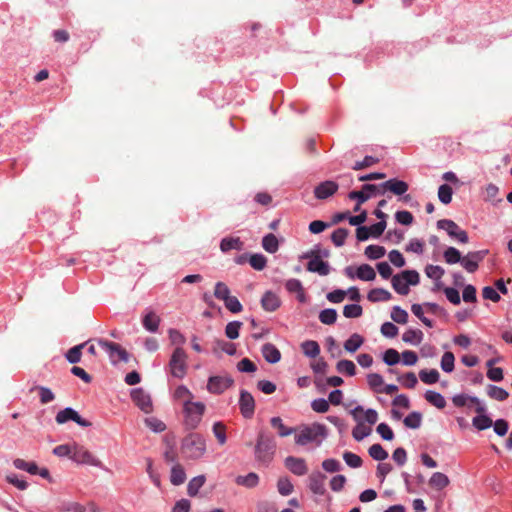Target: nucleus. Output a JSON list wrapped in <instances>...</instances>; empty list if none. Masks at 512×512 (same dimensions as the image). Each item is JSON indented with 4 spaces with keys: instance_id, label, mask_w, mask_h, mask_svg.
Segmentation results:
<instances>
[{
    "instance_id": "a18cd8bd",
    "label": "nucleus",
    "mask_w": 512,
    "mask_h": 512,
    "mask_svg": "<svg viewBox=\"0 0 512 512\" xmlns=\"http://www.w3.org/2000/svg\"><path fill=\"white\" fill-rule=\"evenodd\" d=\"M422 422V414L419 412H412L404 418V425L411 429H417Z\"/></svg>"
},
{
    "instance_id": "4c0bfd02",
    "label": "nucleus",
    "mask_w": 512,
    "mask_h": 512,
    "mask_svg": "<svg viewBox=\"0 0 512 512\" xmlns=\"http://www.w3.org/2000/svg\"><path fill=\"white\" fill-rule=\"evenodd\" d=\"M303 353L311 358H315L320 353V346L316 341H305L301 345Z\"/></svg>"
},
{
    "instance_id": "f704fd0d",
    "label": "nucleus",
    "mask_w": 512,
    "mask_h": 512,
    "mask_svg": "<svg viewBox=\"0 0 512 512\" xmlns=\"http://www.w3.org/2000/svg\"><path fill=\"white\" fill-rule=\"evenodd\" d=\"M88 342L86 343H82V344H79V345H76L72 348H70L65 357L67 359V361L71 364H75V363H78L80 362L81 360V357H82V349L84 348V346L87 344Z\"/></svg>"
},
{
    "instance_id": "ddd939ff",
    "label": "nucleus",
    "mask_w": 512,
    "mask_h": 512,
    "mask_svg": "<svg viewBox=\"0 0 512 512\" xmlns=\"http://www.w3.org/2000/svg\"><path fill=\"white\" fill-rule=\"evenodd\" d=\"M486 254V250L469 252L461 259V264L467 272L474 273L478 269L479 262L484 259Z\"/></svg>"
},
{
    "instance_id": "5701e85b",
    "label": "nucleus",
    "mask_w": 512,
    "mask_h": 512,
    "mask_svg": "<svg viewBox=\"0 0 512 512\" xmlns=\"http://www.w3.org/2000/svg\"><path fill=\"white\" fill-rule=\"evenodd\" d=\"M449 483V478L441 472L433 473L431 478L429 479V486L436 490L444 489L449 485Z\"/></svg>"
},
{
    "instance_id": "2f4dec72",
    "label": "nucleus",
    "mask_w": 512,
    "mask_h": 512,
    "mask_svg": "<svg viewBox=\"0 0 512 512\" xmlns=\"http://www.w3.org/2000/svg\"><path fill=\"white\" fill-rule=\"evenodd\" d=\"M423 333L418 329H408L402 335V340L406 343H410L413 345H419L422 342Z\"/></svg>"
},
{
    "instance_id": "3c124183",
    "label": "nucleus",
    "mask_w": 512,
    "mask_h": 512,
    "mask_svg": "<svg viewBox=\"0 0 512 512\" xmlns=\"http://www.w3.org/2000/svg\"><path fill=\"white\" fill-rule=\"evenodd\" d=\"M319 320L326 325H332L337 320V312L334 309H324L319 314Z\"/></svg>"
},
{
    "instance_id": "c03bdc74",
    "label": "nucleus",
    "mask_w": 512,
    "mask_h": 512,
    "mask_svg": "<svg viewBox=\"0 0 512 512\" xmlns=\"http://www.w3.org/2000/svg\"><path fill=\"white\" fill-rule=\"evenodd\" d=\"M205 483V477L203 475L194 477L190 480L187 486V493L190 496H196L199 489L204 485Z\"/></svg>"
},
{
    "instance_id": "f257e3e1",
    "label": "nucleus",
    "mask_w": 512,
    "mask_h": 512,
    "mask_svg": "<svg viewBox=\"0 0 512 512\" xmlns=\"http://www.w3.org/2000/svg\"><path fill=\"white\" fill-rule=\"evenodd\" d=\"M182 452L190 459H199L206 452V442L202 435L191 433L182 442Z\"/></svg>"
},
{
    "instance_id": "6e6552de",
    "label": "nucleus",
    "mask_w": 512,
    "mask_h": 512,
    "mask_svg": "<svg viewBox=\"0 0 512 512\" xmlns=\"http://www.w3.org/2000/svg\"><path fill=\"white\" fill-rule=\"evenodd\" d=\"M437 227L439 229L445 230L450 237L457 239L461 243L468 242V234L466 231L462 230L458 224L449 219H442L437 222Z\"/></svg>"
},
{
    "instance_id": "20e7f679",
    "label": "nucleus",
    "mask_w": 512,
    "mask_h": 512,
    "mask_svg": "<svg viewBox=\"0 0 512 512\" xmlns=\"http://www.w3.org/2000/svg\"><path fill=\"white\" fill-rule=\"evenodd\" d=\"M183 411L185 414V425L189 429H195L202 420V416L205 412V405L202 402L185 400L183 403Z\"/></svg>"
},
{
    "instance_id": "aec40b11",
    "label": "nucleus",
    "mask_w": 512,
    "mask_h": 512,
    "mask_svg": "<svg viewBox=\"0 0 512 512\" xmlns=\"http://www.w3.org/2000/svg\"><path fill=\"white\" fill-rule=\"evenodd\" d=\"M377 190V186L374 184H364L361 191H351L348 194V198L351 200H357L359 203H365L370 198V193H374Z\"/></svg>"
},
{
    "instance_id": "c9c22d12",
    "label": "nucleus",
    "mask_w": 512,
    "mask_h": 512,
    "mask_svg": "<svg viewBox=\"0 0 512 512\" xmlns=\"http://www.w3.org/2000/svg\"><path fill=\"white\" fill-rule=\"evenodd\" d=\"M236 483L247 488H253L258 485L259 477L256 473L251 472L245 476H238L236 478Z\"/></svg>"
},
{
    "instance_id": "9d476101",
    "label": "nucleus",
    "mask_w": 512,
    "mask_h": 512,
    "mask_svg": "<svg viewBox=\"0 0 512 512\" xmlns=\"http://www.w3.org/2000/svg\"><path fill=\"white\" fill-rule=\"evenodd\" d=\"M131 399L134 404L144 413L149 414L153 411L151 397L142 388L133 389L131 391Z\"/></svg>"
},
{
    "instance_id": "4468645a",
    "label": "nucleus",
    "mask_w": 512,
    "mask_h": 512,
    "mask_svg": "<svg viewBox=\"0 0 512 512\" xmlns=\"http://www.w3.org/2000/svg\"><path fill=\"white\" fill-rule=\"evenodd\" d=\"M339 185L331 180L321 182L314 188V195L319 200H325L338 191Z\"/></svg>"
},
{
    "instance_id": "774afa93",
    "label": "nucleus",
    "mask_w": 512,
    "mask_h": 512,
    "mask_svg": "<svg viewBox=\"0 0 512 512\" xmlns=\"http://www.w3.org/2000/svg\"><path fill=\"white\" fill-rule=\"evenodd\" d=\"M398 381L409 389H413L418 383L417 377L413 372H408L405 375L398 377Z\"/></svg>"
},
{
    "instance_id": "338daca9",
    "label": "nucleus",
    "mask_w": 512,
    "mask_h": 512,
    "mask_svg": "<svg viewBox=\"0 0 512 512\" xmlns=\"http://www.w3.org/2000/svg\"><path fill=\"white\" fill-rule=\"evenodd\" d=\"M225 307L232 313H239L243 310L242 304L235 296H230L224 301Z\"/></svg>"
},
{
    "instance_id": "79ce46f5",
    "label": "nucleus",
    "mask_w": 512,
    "mask_h": 512,
    "mask_svg": "<svg viewBox=\"0 0 512 512\" xmlns=\"http://www.w3.org/2000/svg\"><path fill=\"white\" fill-rule=\"evenodd\" d=\"M472 424L478 430H485V429L490 428L492 426L493 422L490 417H488L487 415L482 413L473 418Z\"/></svg>"
},
{
    "instance_id": "864d4df0",
    "label": "nucleus",
    "mask_w": 512,
    "mask_h": 512,
    "mask_svg": "<svg viewBox=\"0 0 512 512\" xmlns=\"http://www.w3.org/2000/svg\"><path fill=\"white\" fill-rule=\"evenodd\" d=\"M444 259L448 264L461 262V253L454 247H449L444 251Z\"/></svg>"
},
{
    "instance_id": "f8f14e48",
    "label": "nucleus",
    "mask_w": 512,
    "mask_h": 512,
    "mask_svg": "<svg viewBox=\"0 0 512 512\" xmlns=\"http://www.w3.org/2000/svg\"><path fill=\"white\" fill-rule=\"evenodd\" d=\"M55 420L58 424H64L67 421L72 420L82 427L91 426V422L83 419L74 409L69 407L59 411Z\"/></svg>"
},
{
    "instance_id": "2eb2a0df",
    "label": "nucleus",
    "mask_w": 512,
    "mask_h": 512,
    "mask_svg": "<svg viewBox=\"0 0 512 512\" xmlns=\"http://www.w3.org/2000/svg\"><path fill=\"white\" fill-rule=\"evenodd\" d=\"M239 406L240 411L245 418H251L253 416L255 410V401L249 392L245 390L241 391Z\"/></svg>"
},
{
    "instance_id": "052dcab7",
    "label": "nucleus",
    "mask_w": 512,
    "mask_h": 512,
    "mask_svg": "<svg viewBox=\"0 0 512 512\" xmlns=\"http://www.w3.org/2000/svg\"><path fill=\"white\" fill-rule=\"evenodd\" d=\"M455 357L452 352H445L441 358V368L443 371L450 373L454 369Z\"/></svg>"
},
{
    "instance_id": "a211bd4d",
    "label": "nucleus",
    "mask_w": 512,
    "mask_h": 512,
    "mask_svg": "<svg viewBox=\"0 0 512 512\" xmlns=\"http://www.w3.org/2000/svg\"><path fill=\"white\" fill-rule=\"evenodd\" d=\"M307 270L310 272L318 273L321 276H326L330 273V267L328 263L323 261L318 254H316L308 262Z\"/></svg>"
},
{
    "instance_id": "423d86ee",
    "label": "nucleus",
    "mask_w": 512,
    "mask_h": 512,
    "mask_svg": "<svg viewBox=\"0 0 512 512\" xmlns=\"http://www.w3.org/2000/svg\"><path fill=\"white\" fill-rule=\"evenodd\" d=\"M326 428L322 424L314 423L310 426H304L296 435L295 441L298 445L304 446L314 442L318 437H325Z\"/></svg>"
},
{
    "instance_id": "c85d7f7f",
    "label": "nucleus",
    "mask_w": 512,
    "mask_h": 512,
    "mask_svg": "<svg viewBox=\"0 0 512 512\" xmlns=\"http://www.w3.org/2000/svg\"><path fill=\"white\" fill-rule=\"evenodd\" d=\"M425 399L427 402L438 409H443L446 406L445 398L438 392L431 390L426 391Z\"/></svg>"
},
{
    "instance_id": "bb28decb",
    "label": "nucleus",
    "mask_w": 512,
    "mask_h": 512,
    "mask_svg": "<svg viewBox=\"0 0 512 512\" xmlns=\"http://www.w3.org/2000/svg\"><path fill=\"white\" fill-rule=\"evenodd\" d=\"M356 276L363 281H372L376 278V272L369 264H362L356 269Z\"/></svg>"
},
{
    "instance_id": "5fc2aeb1",
    "label": "nucleus",
    "mask_w": 512,
    "mask_h": 512,
    "mask_svg": "<svg viewBox=\"0 0 512 512\" xmlns=\"http://www.w3.org/2000/svg\"><path fill=\"white\" fill-rule=\"evenodd\" d=\"M383 361L388 365V366H393V365H396L399 363L400 361V354L397 350L393 349V348H389L387 349L385 352H384V355H383Z\"/></svg>"
},
{
    "instance_id": "cd10ccee",
    "label": "nucleus",
    "mask_w": 512,
    "mask_h": 512,
    "mask_svg": "<svg viewBox=\"0 0 512 512\" xmlns=\"http://www.w3.org/2000/svg\"><path fill=\"white\" fill-rule=\"evenodd\" d=\"M367 384L373 392L382 393V387L384 386V379L378 373H369L367 375Z\"/></svg>"
},
{
    "instance_id": "603ef678",
    "label": "nucleus",
    "mask_w": 512,
    "mask_h": 512,
    "mask_svg": "<svg viewBox=\"0 0 512 512\" xmlns=\"http://www.w3.org/2000/svg\"><path fill=\"white\" fill-rule=\"evenodd\" d=\"M242 327V322L240 321H232L229 322L225 327V335L229 339H236L239 337V331Z\"/></svg>"
},
{
    "instance_id": "dca6fc26",
    "label": "nucleus",
    "mask_w": 512,
    "mask_h": 512,
    "mask_svg": "<svg viewBox=\"0 0 512 512\" xmlns=\"http://www.w3.org/2000/svg\"><path fill=\"white\" fill-rule=\"evenodd\" d=\"M286 468L297 476H303L308 472V467L303 458L288 456L285 459Z\"/></svg>"
},
{
    "instance_id": "412c9836",
    "label": "nucleus",
    "mask_w": 512,
    "mask_h": 512,
    "mask_svg": "<svg viewBox=\"0 0 512 512\" xmlns=\"http://www.w3.org/2000/svg\"><path fill=\"white\" fill-rule=\"evenodd\" d=\"M280 304L279 297L272 291H267L262 296L261 306L265 311L273 312L280 307Z\"/></svg>"
},
{
    "instance_id": "de8ad7c7",
    "label": "nucleus",
    "mask_w": 512,
    "mask_h": 512,
    "mask_svg": "<svg viewBox=\"0 0 512 512\" xmlns=\"http://www.w3.org/2000/svg\"><path fill=\"white\" fill-rule=\"evenodd\" d=\"M368 453L370 457L377 461H383L388 457L387 451L380 444H373L370 446Z\"/></svg>"
},
{
    "instance_id": "0e129e2a",
    "label": "nucleus",
    "mask_w": 512,
    "mask_h": 512,
    "mask_svg": "<svg viewBox=\"0 0 512 512\" xmlns=\"http://www.w3.org/2000/svg\"><path fill=\"white\" fill-rule=\"evenodd\" d=\"M249 263L255 270L261 271L266 267L267 259L262 254H253L249 258Z\"/></svg>"
},
{
    "instance_id": "f3484780",
    "label": "nucleus",
    "mask_w": 512,
    "mask_h": 512,
    "mask_svg": "<svg viewBox=\"0 0 512 512\" xmlns=\"http://www.w3.org/2000/svg\"><path fill=\"white\" fill-rule=\"evenodd\" d=\"M325 480L326 475L316 471L310 474L309 476V489L317 495H324L326 492L325 489Z\"/></svg>"
},
{
    "instance_id": "e433bc0d",
    "label": "nucleus",
    "mask_w": 512,
    "mask_h": 512,
    "mask_svg": "<svg viewBox=\"0 0 512 512\" xmlns=\"http://www.w3.org/2000/svg\"><path fill=\"white\" fill-rule=\"evenodd\" d=\"M186 479V474L180 464L174 465L171 469L170 481L174 485H181Z\"/></svg>"
},
{
    "instance_id": "69168bd1",
    "label": "nucleus",
    "mask_w": 512,
    "mask_h": 512,
    "mask_svg": "<svg viewBox=\"0 0 512 512\" xmlns=\"http://www.w3.org/2000/svg\"><path fill=\"white\" fill-rule=\"evenodd\" d=\"M174 398L177 400H182L184 403L185 400L192 401L193 394L190 392V390L186 386L180 385L175 389Z\"/></svg>"
},
{
    "instance_id": "8fccbe9b",
    "label": "nucleus",
    "mask_w": 512,
    "mask_h": 512,
    "mask_svg": "<svg viewBox=\"0 0 512 512\" xmlns=\"http://www.w3.org/2000/svg\"><path fill=\"white\" fill-rule=\"evenodd\" d=\"M453 190L448 184H443L438 189L439 200L447 205L452 201Z\"/></svg>"
},
{
    "instance_id": "09e8293b",
    "label": "nucleus",
    "mask_w": 512,
    "mask_h": 512,
    "mask_svg": "<svg viewBox=\"0 0 512 512\" xmlns=\"http://www.w3.org/2000/svg\"><path fill=\"white\" fill-rule=\"evenodd\" d=\"M349 235V230L346 228H338L336 229L332 235L331 240L335 246L341 247L344 245L347 236Z\"/></svg>"
},
{
    "instance_id": "393cba45",
    "label": "nucleus",
    "mask_w": 512,
    "mask_h": 512,
    "mask_svg": "<svg viewBox=\"0 0 512 512\" xmlns=\"http://www.w3.org/2000/svg\"><path fill=\"white\" fill-rule=\"evenodd\" d=\"M270 424L273 428L277 429V432H278V435L280 437H287L291 434H293L296 429L295 428H290V427H287L282 419L280 417H272L270 419Z\"/></svg>"
},
{
    "instance_id": "49530a36",
    "label": "nucleus",
    "mask_w": 512,
    "mask_h": 512,
    "mask_svg": "<svg viewBox=\"0 0 512 512\" xmlns=\"http://www.w3.org/2000/svg\"><path fill=\"white\" fill-rule=\"evenodd\" d=\"M439 372L436 369L431 370H421L419 372V377L422 382L425 384H434L439 380Z\"/></svg>"
},
{
    "instance_id": "4be33fe9",
    "label": "nucleus",
    "mask_w": 512,
    "mask_h": 512,
    "mask_svg": "<svg viewBox=\"0 0 512 512\" xmlns=\"http://www.w3.org/2000/svg\"><path fill=\"white\" fill-rule=\"evenodd\" d=\"M262 355L267 362L272 364L279 362L281 359L279 349L271 343H266L262 346Z\"/></svg>"
},
{
    "instance_id": "39448f33",
    "label": "nucleus",
    "mask_w": 512,
    "mask_h": 512,
    "mask_svg": "<svg viewBox=\"0 0 512 512\" xmlns=\"http://www.w3.org/2000/svg\"><path fill=\"white\" fill-rule=\"evenodd\" d=\"M187 359L188 355L182 347L174 349L169 361L170 372L174 377L182 379L186 375Z\"/></svg>"
},
{
    "instance_id": "6ab92c4d",
    "label": "nucleus",
    "mask_w": 512,
    "mask_h": 512,
    "mask_svg": "<svg viewBox=\"0 0 512 512\" xmlns=\"http://www.w3.org/2000/svg\"><path fill=\"white\" fill-rule=\"evenodd\" d=\"M381 187L384 190H388L391 193L398 196L405 194L409 188L408 184L405 181L398 180L395 178L382 183Z\"/></svg>"
},
{
    "instance_id": "9b49d317",
    "label": "nucleus",
    "mask_w": 512,
    "mask_h": 512,
    "mask_svg": "<svg viewBox=\"0 0 512 512\" xmlns=\"http://www.w3.org/2000/svg\"><path fill=\"white\" fill-rule=\"evenodd\" d=\"M233 383L234 380L230 376H211L208 379L207 390L212 394H221Z\"/></svg>"
},
{
    "instance_id": "37998d69",
    "label": "nucleus",
    "mask_w": 512,
    "mask_h": 512,
    "mask_svg": "<svg viewBox=\"0 0 512 512\" xmlns=\"http://www.w3.org/2000/svg\"><path fill=\"white\" fill-rule=\"evenodd\" d=\"M386 253V250L383 246L379 245H369L365 248L364 254L372 260L382 258Z\"/></svg>"
},
{
    "instance_id": "f03ea898",
    "label": "nucleus",
    "mask_w": 512,
    "mask_h": 512,
    "mask_svg": "<svg viewBox=\"0 0 512 512\" xmlns=\"http://www.w3.org/2000/svg\"><path fill=\"white\" fill-rule=\"evenodd\" d=\"M392 287L400 295L409 293V285L419 283V273L415 270H405L400 274L394 275L391 280Z\"/></svg>"
},
{
    "instance_id": "13d9d810",
    "label": "nucleus",
    "mask_w": 512,
    "mask_h": 512,
    "mask_svg": "<svg viewBox=\"0 0 512 512\" xmlns=\"http://www.w3.org/2000/svg\"><path fill=\"white\" fill-rule=\"evenodd\" d=\"M362 307L358 304L345 305L343 308V315L346 318H358L362 315Z\"/></svg>"
},
{
    "instance_id": "1a4fd4ad",
    "label": "nucleus",
    "mask_w": 512,
    "mask_h": 512,
    "mask_svg": "<svg viewBox=\"0 0 512 512\" xmlns=\"http://www.w3.org/2000/svg\"><path fill=\"white\" fill-rule=\"evenodd\" d=\"M71 459L78 464H86L91 466H99L100 461L83 446L74 444Z\"/></svg>"
},
{
    "instance_id": "680f3d73",
    "label": "nucleus",
    "mask_w": 512,
    "mask_h": 512,
    "mask_svg": "<svg viewBox=\"0 0 512 512\" xmlns=\"http://www.w3.org/2000/svg\"><path fill=\"white\" fill-rule=\"evenodd\" d=\"M213 433L220 445H224L226 443V426L222 422L214 423Z\"/></svg>"
},
{
    "instance_id": "a19ab883",
    "label": "nucleus",
    "mask_w": 512,
    "mask_h": 512,
    "mask_svg": "<svg viewBox=\"0 0 512 512\" xmlns=\"http://www.w3.org/2000/svg\"><path fill=\"white\" fill-rule=\"evenodd\" d=\"M487 394L492 399H495L498 401H504L509 396V393L506 390H504L501 387L495 386V385H488Z\"/></svg>"
},
{
    "instance_id": "473e14b6",
    "label": "nucleus",
    "mask_w": 512,
    "mask_h": 512,
    "mask_svg": "<svg viewBox=\"0 0 512 512\" xmlns=\"http://www.w3.org/2000/svg\"><path fill=\"white\" fill-rule=\"evenodd\" d=\"M220 249L222 252H227L232 249L241 250L242 242L238 237H226L221 240Z\"/></svg>"
},
{
    "instance_id": "4d7b16f0",
    "label": "nucleus",
    "mask_w": 512,
    "mask_h": 512,
    "mask_svg": "<svg viewBox=\"0 0 512 512\" xmlns=\"http://www.w3.org/2000/svg\"><path fill=\"white\" fill-rule=\"evenodd\" d=\"M214 296L217 299L222 300L224 302L225 299H227L231 296L230 289L228 288V286L225 283L217 282L215 284Z\"/></svg>"
},
{
    "instance_id": "e2e57ef3",
    "label": "nucleus",
    "mask_w": 512,
    "mask_h": 512,
    "mask_svg": "<svg viewBox=\"0 0 512 512\" xmlns=\"http://www.w3.org/2000/svg\"><path fill=\"white\" fill-rule=\"evenodd\" d=\"M221 350L228 355H234L236 353V346L233 343L224 341V340H216L214 351Z\"/></svg>"
},
{
    "instance_id": "c756f323",
    "label": "nucleus",
    "mask_w": 512,
    "mask_h": 512,
    "mask_svg": "<svg viewBox=\"0 0 512 512\" xmlns=\"http://www.w3.org/2000/svg\"><path fill=\"white\" fill-rule=\"evenodd\" d=\"M363 342H364V338L361 335L354 333L350 336L349 339H347L345 341L344 349L347 352L354 353L361 347Z\"/></svg>"
},
{
    "instance_id": "b1692460",
    "label": "nucleus",
    "mask_w": 512,
    "mask_h": 512,
    "mask_svg": "<svg viewBox=\"0 0 512 512\" xmlns=\"http://www.w3.org/2000/svg\"><path fill=\"white\" fill-rule=\"evenodd\" d=\"M285 287L290 293H297V299L300 302H302V303L305 302L306 297H305V293L303 290V286H302V283L298 279L287 280L285 283Z\"/></svg>"
},
{
    "instance_id": "0eeeda50",
    "label": "nucleus",
    "mask_w": 512,
    "mask_h": 512,
    "mask_svg": "<svg viewBox=\"0 0 512 512\" xmlns=\"http://www.w3.org/2000/svg\"><path fill=\"white\" fill-rule=\"evenodd\" d=\"M97 343L99 346H101L103 349H105L109 357L111 358V361L113 363H117L119 361L122 362H128L129 361V354L128 352L118 343L110 342L104 339H98Z\"/></svg>"
},
{
    "instance_id": "7c9ffc66",
    "label": "nucleus",
    "mask_w": 512,
    "mask_h": 512,
    "mask_svg": "<svg viewBox=\"0 0 512 512\" xmlns=\"http://www.w3.org/2000/svg\"><path fill=\"white\" fill-rule=\"evenodd\" d=\"M143 326L150 332H156L160 324V318L154 312L150 311L143 318Z\"/></svg>"
},
{
    "instance_id": "6e6d98bb",
    "label": "nucleus",
    "mask_w": 512,
    "mask_h": 512,
    "mask_svg": "<svg viewBox=\"0 0 512 512\" xmlns=\"http://www.w3.org/2000/svg\"><path fill=\"white\" fill-rule=\"evenodd\" d=\"M277 489L281 495L287 496L293 492V484L288 478L282 477L277 482Z\"/></svg>"
},
{
    "instance_id": "72a5a7b5",
    "label": "nucleus",
    "mask_w": 512,
    "mask_h": 512,
    "mask_svg": "<svg viewBox=\"0 0 512 512\" xmlns=\"http://www.w3.org/2000/svg\"><path fill=\"white\" fill-rule=\"evenodd\" d=\"M262 246L268 253H275L279 248L277 237L272 233L267 234L262 239Z\"/></svg>"
},
{
    "instance_id": "bf43d9fd",
    "label": "nucleus",
    "mask_w": 512,
    "mask_h": 512,
    "mask_svg": "<svg viewBox=\"0 0 512 512\" xmlns=\"http://www.w3.org/2000/svg\"><path fill=\"white\" fill-rule=\"evenodd\" d=\"M391 318L396 323L406 324L408 321V313L399 306H394L391 312Z\"/></svg>"
},
{
    "instance_id": "58836bf2",
    "label": "nucleus",
    "mask_w": 512,
    "mask_h": 512,
    "mask_svg": "<svg viewBox=\"0 0 512 512\" xmlns=\"http://www.w3.org/2000/svg\"><path fill=\"white\" fill-rule=\"evenodd\" d=\"M336 369L339 373H344L348 376H354L356 374V366L351 360H340L336 365Z\"/></svg>"
},
{
    "instance_id": "7ed1b4c3",
    "label": "nucleus",
    "mask_w": 512,
    "mask_h": 512,
    "mask_svg": "<svg viewBox=\"0 0 512 512\" xmlns=\"http://www.w3.org/2000/svg\"><path fill=\"white\" fill-rule=\"evenodd\" d=\"M276 450V441L272 435L260 432L255 447L256 457L264 462L272 459Z\"/></svg>"
},
{
    "instance_id": "ea45409f",
    "label": "nucleus",
    "mask_w": 512,
    "mask_h": 512,
    "mask_svg": "<svg viewBox=\"0 0 512 512\" xmlns=\"http://www.w3.org/2000/svg\"><path fill=\"white\" fill-rule=\"evenodd\" d=\"M13 464L17 469L27 471L32 475L38 474V466L35 462H26L24 459L17 458Z\"/></svg>"
},
{
    "instance_id": "a878e982",
    "label": "nucleus",
    "mask_w": 512,
    "mask_h": 512,
    "mask_svg": "<svg viewBox=\"0 0 512 512\" xmlns=\"http://www.w3.org/2000/svg\"><path fill=\"white\" fill-rule=\"evenodd\" d=\"M367 298L371 302L389 301L392 295L388 290L383 288H374L369 291Z\"/></svg>"
}]
</instances>
